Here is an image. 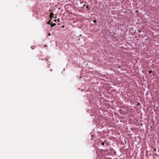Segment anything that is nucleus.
I'll return each mask as SVG.
<instances>
[{
  "instance_id": "obj_1",
  "label": "nucleus",
  "mask_w": 159,
  "mask_h": 159,
  "mask_svg": "<svg viewBox=\"0 0 159 159\" xmlns=\"http://www.w3.org/2000/svg\"><path fill=\"white\" fill-rule=\"evenodd\" d=\"M49 15L50 19H51L52 18L53 16L54 15V13L52 12H50Z\"/></svg>"
},
{
  "instance_id": "obj_2",
  "label": "nucleus",
  "mask_w": 159,
  "mask_h": 159,
  "mask_svg": "<svg viewBox=\"0 0 159 159\" xmlns=\"http://www.w3.org/2000/svg\"><path fill=\"white\" fill-rule=\"evenodd\" d=\"M56 25V24L55 23L52 24L51 25V27H52L55 26Z\"/></svg>"
},
{
  "instance_id": "obj_3",
  "label": "nucleus",
  "mask_w": 159,
  "mask_h": 159,
  "mask_svg": "<svg viewBox=\"0 0 159 159\" xmlns=\"http://www.w3.org/2000/svg\"><path fill=\"white\" fill-rule=\"evenodd\" d=\"M51 20V19H50L49 21L47 23L48 24H50V21Z\"/></svg>"
},
{
  "instance_id": "obj_4",
  "label": "nucleus",
  "mask_w": 159,
  "mask_h": 159,
  "mask_svg": "<svg viewBox=\"0 0 159 159\" xmlns=\"http://www.w3.org/2000/svg\"><path fill=\"white\" fill-rule=\"evenodd\" d=\"M152 72V70H149V74L151 73Z\"/></svg>"
},
{
  "instance_id": "obj_5",
  "label": "nucleus",
  "mask_w": 159,
  "mask_h": 159,
  "mask_svg": "<svg viewBox=\"0 0 159 159\" xmlns=\"http://www.w3.org/2000/svg\"><path fill=\"white\" fill-rule=\"evenodd\" d=\"M104 143H103V142H102V146H103L104 145Z\"/></svg>"
},
{
  "instance_id": "obj_6",
  "label": "nucleus",
  "mask_w": 159,
  "mask_h": 159,
  "mask_svg": "<svg viewBox=\"0 0 159 159\" xmlns=\"http://www.w3.org/2000/svg\"><path fill=\"white\" fill-rule=\"evenodd\" d=\"M86 8L87 9H89V6H87L86 7Z\"/></svg>"
},
{
  "instance_id": "obj_7",
  "label": "nucleus",
  "mask_w": 159,
  "mask_h": 159,
  "mask_svg": "<svg viewBox=\"0 0 159 159\" xmlns=\"http://www.w3.org/2000/svg\"><path fill=\"white\" fill-rule=\"evenodd\" d=\"M96 22H97V21H96V20H94L93 21V22H94V23H96Z\"/></svg>"
},
{
  "instance_id": "obj_8",
  "label": "nucleus",
  "mask_w": 159,
  "mask_h": 159,
  "mask_svg": "<svg viewBox=\"0 0 159 159\" xmlns=\"http://www.w3.org/2000/svg\"><path fill=\"white\" fill-rule=\"evenodd\" d=\"M138 31L139 33H140L141 32V31L140 30H138Z\"/></svg>"
},
{
  "instance_id": "obj_9",
  "label": "nucleus",
  "mask_w": 159,
  "mask_h": 159,
  "mask_svg": "<svg viewBox=\"0 0 159 159\" xmlns=\"http://www.w3.org/2000/svg\"><path fill=\"white\" fill-rule=\"evenodd\" d=\"M48 35L49 36H50L51 35V34L50 33H49L48 34Z\"/></svg>"
},
{
  "instance_id": "obj_10",
  "label": "nucleus",
  "mask_w": 159,
  "mask_h": 159,
  "mask_svg": "<svg viewBox=\"0 0 159 159\" xmlns=\"http://www.w3.org/2000/svg\"><path fill=\"white\" fill-rule=\"evenodd\" d=\"M59 20H60V19H57V20H58V22H59Z\"/></svg>"
},
{
  "instance_id": "obj_11",
  "label": "nucleus",
  "mask_w": 159,
  "mask_h": 159,
  "mask_svg": "<svg viewBox=\"0 0 159 159\" xmlns=\"http://www.w3.org/2000/svg\"><path fill=\"white\" fill-rule=\"evenodd\" d=\"M57 21V20H54V21Z\"/></svg>"
},
{
  "instance_id": "obj_12",
  "label": "nucleus",
  "mask_w": 159,
  "mask_h": 159,
  "mask_svg": "<svg viewBox=\"0 0 159 159\" xmlns=\"http://www.w3.org/2000/svg\"><path fill=\"white\" fill-rule=\"evenodd\" d=\"M62 27H63V28L64 27V26L63 25L62 26Z\"/></svg>"
},
{
  "instance_id": "obj_13",
  "label": "nucleus",
  "mask_w": 159,
  "mask_h": 159,
  "mask_svg": "<svg viewBox=\"0 0 159 159\" xmlns=\"http://www.w3.org/2000/svg\"><path fill=\"white\" fill-rule=\"evenodd\" d=\"M80 36H82V35L81 34L80 35Z\"/></svg>"
},
{
  "instance_id": "obj_14",
  "label": "nucleus",
  "mask_w": 159,
  "mask_h": 159,
  "mask_svg": "<svg viewBox=\"0 0 159 159\" xmlns=\"http://www.w3.org/2000/svg\"><path fill=\"white\" fill-rule=\"evenodd\" d=\"M57 18L56 16L55 17V18Z\"/></svg>"
},
{
  "instance_id": "obj_15",
  "label": "nucleus",
  "mask_w": 159,
  "mask_h": 159,
  "mask_svg": "<svg viewBox=\"0 0 159 159\" xmlns=\"http://www.w3.org/2000/svg\"><path fill=\"white\" fill-rule=\"evenodd\" d=\"M154 151H156V149H154Z\"/></svg>"
}]
</instances>
